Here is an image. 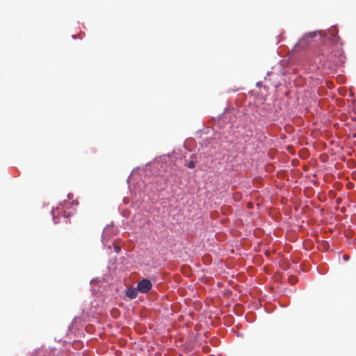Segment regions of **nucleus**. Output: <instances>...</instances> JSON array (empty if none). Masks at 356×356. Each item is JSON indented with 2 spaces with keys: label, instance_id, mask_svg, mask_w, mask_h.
Segmentation results:
<instances>
[{
  "label": "nucleus",
  "instance_id": "obj_1",
  "mask_svg": "<svg viewBox=\"0 0 356 356\" xmlns=\"http://www.w3.org/2000/svg\"><path fill=\"white\" fill-rule=\"evenodd\" d=\"M152 283L148 279H143L138 283L137 289L143 293L148 292L152 289Z\"/></svg>",
  "mask_w": 356,
  "mask_h": 356
},
{
  "label": "nucleus",
  "instance_id": "obj_2",
  "mask_svg": "<svg viewBox=\"0 0 356 356\" xmlns=\"http://www.w3.org/2000/svg\"><path fill=\"white\" fill-rule=\"evenodd\" d=\"M138 289L129 288L126 291V295L131 299H134L138 296Z\"/></svg>",
  "mask_w": 356,
  "mask_h": 356
},
{
  "label": "nucleus",
  "instance_id": "obj_3",
  "mask_svg": "<svg viewBox=\"0 0 356 356\" xmlns=\"http://www.w3.org/2000/svg\"><path fill=\"white\" fill-rule=\"evenodd\" d=\"M186 165L189 168H193L195 166V161H191L188 163H186Z\"/></svg>",
  "mask_w": 356,
  "mask_h": 356
},
{
  "label": "nucleus",
  "instance_id": "obj_4",
  "mask_svg": "<svg viewBox=\"0 0 356 356\" xmlns=\"http://www.w3.org/2000/svg\"><path fill=\"white\" fill-rule=\"evenodd\" d=\"M316 35V33L315 32H312V33H309L307 34L306 35L309 38H313V37H315Z\"/></svg>",
  "mask_w": 356,
  "mask_h": 356
},
{
  "label": "nucleus",
  "instance_id": "obj_5",
  "mask_svg": "<svg viewBox=\"0 0 356 356\" xmlns=\"http://www.w3.org/2000/svg\"><path fill=\"white\" fill-rule=\"evenodd\" d=\"M115 250L116 252H119L120 250V248L119 246H115Z\"/></svg>",
  "mask_w": 356,
  "mask_h": 356
},
{
  "label": "nucleus",
  "instance_id": "obj_6",
  "mask_svg": "<svg viewBox=\"0 0 356 356\" xmlns=\"http://www.w3.org/2000/svg\"><path fill=\"white\" fill-rule=\"evenodd\" d=\"M334 40L337 43L339 42V38L336 35V36H334Z\"/></svg>",
  "mask_w": 356,
  "mask_h": 356
},
{
  "label": "nucleus",
  "instance_id": "obj_7",
  "mask_svg": "<svg viewBox=\"0 0 356 356\" xmlns=\"http://www.w3.org/2000/svg\"><path fill=\"white\" fill-rule=\"evenodd\" d=\"M343 259L344 260H348L349 259V256L348 254H344L343 257Z\"/></svg>",
  "mask_w": 356,
  "mask_h": 356
}]
</instances>
